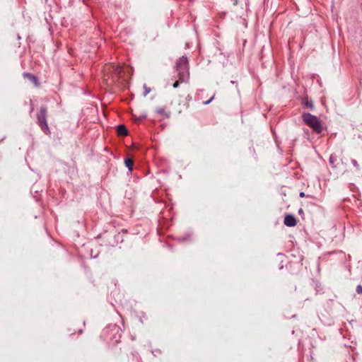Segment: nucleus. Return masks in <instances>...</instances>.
Masks as SVG:
<instances>
[{
	"label": "nucleus",
	"mask_w": 362,
	"mask_h": 362,
	"mask_svg": "<svg viewBox=\"0 0 362 362\" xmlns=\"http://www.w3.org/2000/svg\"><path fill=\"white\" fill-rule=\"evenodd\" d=\"M177 71L178 80L173 83V88H176L180 83H187L189 78L188 59L182 57L177 62Z\"/></svg>",
	"instance_id": "obj_1"
},
{
	"label": "nucleus",
	"mask_w": 362,
	"mask_h": 362,
	"mask_svg": "<svg viewBox=\"0 0 362 362\" xmlns=\"http://www.w3.org/2000/svg\"><path fill=\"white\" fill-rule=\"evenodd\" d=\"M303 122L315 132L320 133L322 132V125L318 118L310 113H303L302 115Z\"/></svg>",
	"instance_id": "obj_2"
},
{
	"label": "nucleus",
	"mask_w": 362,
	"mask_h": 362,
	"mask_svg": "<svg viewBox=\"0 0 362 362\" xmlns=\"http://www.w3.org/2000/svg\"><path fill=\"white\" fill-rule=\"evenodd\" d=\"M37 121L42 130L47 133L49 132V127L47 122V108L45 107H41L40 112L37 114Z\"/></svg>",
	"instance_id": "obj_3"
},
{
	"label": "nucleus",
	"mask_w": 362,
	"mask_h": 362,
	"mask_svg": "<svg viewBox=\"0 0 362 362\" xmlns=\"http://www.w3.org/2000/svg\"><path fill=\"white\" fill-rule=\"evenodd\" d=\"M284 223L288 227H293L297 224L296 218L291 214H288L285 216Z\"/></svg>",
	"instance_id": "obj_4"
},
{
	"label": "nucleus",
	"mask_w": 362,
	"mask_h": 362,
	"mask_svg": "<svg viewBox=\"0 0 362 362\" xmlns=\"http://www.w3.org/2000/svg\"><path fill=\"white\" fill-rule=\"evenodd\" d=\"M156 112L161 115L163 118L168 117L170 116L169 112H168L164 108L159 107L156 109Z\"/></svg>",
	"instance_id": "obj_5"
},
{
	"label": "nucleus",
	"mask_w": 362,
	"mask_h": 362,
	"mask_svg": "<svg viewBox=\"0 0 362 362\" xmlns=\"http://www.w3.org/2000/svg\"><path fill=\"white\" fill-rule=\"evenodd\" d=\"M117 133L120 136H126L127 134V130L124 125H119L117 127Z\"/></svg>",
	"instance_id": "obj_6"
},
{
	"label": "nucleus",
	"mask_w": 362,
	"mask_h": 362,
	"mask_svg": "<svg viewBox=\"0 0 362 362\" xmlns=\"http://www.w3.org/2000/svg\"><path fill=\"white\" fill-rule=\"evenodd\" d=\"M24 76L25 78H28L29 80H30L32 82H33L36 86H38L37 79L35 76H33L30 74H28V73H25V74H24Z\"/></svg>",
	"instance_id": "obj_7"
},
{
	"label": "nucleus",
	"mask_w": 362,
	"mask_h": 362,
	"mask_svg": "<svg viewBox=\"0 0 362 362\" xmlns=\"http://www.w3.org/2000/svg\"><path fill=\"white\" fill-rule=\"evenodd\" d=\"M124 163H125L126 166L129 168V170L130 171H132L133 165H134L133 160L131 158H127V159H125Z\"/></svg>",
	"instance_id": "obj_8"
},
{
	"label": "nucleus",
	"mask_w": 362,
	"mask_h": 362,
	"mask_svg": "<svg viewBox=\"0 0 362 362\" xmlns=\"http://www.w3.org/2000/svg\"><path fill=\"white\" fill-rule=\"evenodd\" d=\"M144 89H145L144 95H146L148 93H150L151 89L149 88L146 87V86H144Z\"/></svg>",
	"instance_id": "obj_9"
},
{
	"label": "nucleus",
	"mask_w": 362,
	"mask_h": 362,
	"mask_svg": "<svg viewBox=\"0 0 362 362\" xmlns=\"http://www.w3.org/2000/svg\"><path fill=\"white\" fill-rule=\"evenodd\" d=\"M356 291L358 293H362V286H361V285L357 286Z\"/></svg>",
	"instance_id": "obj_10"
},
{
	"label": "nucleus",
	"mask_w": 362,
	"mask_h": 362,
	"mask_svg": "<svg viewBox=\"0 0 362 362\" xmlns=\"http://www.w3.org/2000/svg\"><path fill=\"white\" fill-rule=\"evenodd\" d=\"M214 95H213V96H212V97H211L209 100H207V101L204 102V105H208V104H209V103L213 100V99H214Z\"/></svg>",
	"instance_id": "obj_11"
},
{
	"label": "nucleus",
	"mask_w": 362,
	"mask_h": 362,
	"mask_svg": "<svg viewBox=\"0 0 362 362\" xmlns=\"http://www.w3.org/2000/svg\"><path fill=\"white\" fill-rule=\"evenodd\" d=\"M352 163L354 164V166H356V168L358 167V164L357 163V162L355 160H352Z\"/></svg>",
	"instance_id": "obj_12"
},
{
	"label": "nucleus",
	"mask_w": 362,
	"mask_h": 362,
	"mask_svg": "<svg viewBox=\"0 0 362 362\" xmlns=\"http://www.w3.org/2000/svg\"><path fill=\"white\" fill-rule=\"evenodd\" d=\"M306 106L308 107H310V108L313 107V105L311 103H306Z\"/></svg>",
	"instance_id": "obj_13"
},
{
	"label": "nucleus",
	"mask_w": 362,
	"mask_h": 362,
	"mask_svg": "<svg viewBox=\"0 0 362 362\" xmlns=\"http://www.w3.org/2000/svg\"><path fill=\"white\" fill-rule=\"evenodd\" d=\"M329 162H330L331 163H334V157H333L332 156H330V158H329Z\"/></svg>",
	"instance_id": "obj_14"
},
{
	"label": "nucleus",
	"mask_w": 362,
	"mask_h": 362,
	"mask_svg": "<svg viewBox=\"0 0 362 362\" xmlns=\"http://www.w3.org/2000/svg\"><path fill=\"white\" fill-rule=\"evenodd\" d=\"M299 195H300V197H305V193L301 192Z\"/></svg>",
	"instance_id": "obj_15"
},
{
	"label": "nucleus",
	"mask_w": 362,
	"mask_h": 362,
	"mask_svg": "<svg viewBox=\"0 0 362 362\" xmlns=\"http://www.w3.org/2000/svg\"><path fill=\"white\" fill-rule=\"evenodd\" d=\"M298 213H299L300 214H303V209H300L298 210Z\"/></svg>",
	"instance_id": "obj_16"
},
{
	"label": "nucleus",
	"mask_w": 362,
	"mask_h": 362,
	"mask_svg": "<svg viewBox=\"0 0 362 362\" xmlns=\"http://www.w3.org/2000/svg\"><path fill=\"white\" fill-rule=\"evenodd\" d=\"M116 71H117V72H119V71H120V70L119 69V67H117V68L116 69Z\"/></svg>",
	"instance_id": "obj_17"
}]
</instances>
